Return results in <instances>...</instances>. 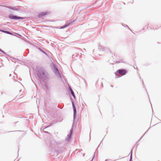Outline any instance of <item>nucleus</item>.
I'll return each mask as SVG.
<instances>
[{"label": "nucleus", "instance_id": "7", "mask_svg": "<svg viewBox=\"0 0 161 161\" xmlns=\"http://www.w3.org/2000/svg\"><path fill=\"white\" fill-rule=\"evenodd\" d=\"M8 8L14 10H18L17 7H13L12 6H8L7 7Z\"/></svg>", "mask_w": 161, "mask_h": 161}, {"label": "nucleus", "instance_id": "25", "mask_svg": "<svg viewBox=\"0 0 161 161\" xmlns=\"http://www.w3.org/2000/svg\"><path fill=\"white\" fill-rule=\"evenodd\" d=\"M56 153H57V154H58V152H56Z\"/></svg>", "mask_w": 161, "mask_h": 161}, {"label": "nucleus", "instance_id": "21", "mask_svg": "<svg viewBox=\"0 0 161 161\" xmlns=\"http://www.w3.org/2000/svg\"><path fill=\"white\" fill-rule=\"evenodd\" d=\"M123 62L122 60V61H120V62H119V61H117V63H119L120 62Z\"/></svg>", "mask_w": 161, "mask_h": 161}, {"label": "nucleus", "instance_id": "19", "mask_svg": "<svg viewBox=\"0 0 161 161\" xmlns=\"http://www.w3.org/2000/svg\"><path fill=\"white\" fill-rule=\"evenodd\" d=\"M45 86L46 87V88H47V89H48V85H45Z\"/></svg>", "mask_w": 161, "mask_h": 161}, {"label": "nucleus", "instance_id": "16", "mask_svg": "<svg viewBox=\"0 0 161 161\" xmlns=\"http://www.w3.org/2000/svg\"><path fill=\"white\" fill-rule=\"evenodd\" d=\"M0 52H1L2 53H4V54H6V53H5L3 51L2 49H0Z\"/></svg>", "mask_w": 161, "mask_h": 161}, {"label": "nucleus", "instance_id": "20", "mask_svg": "<svg viewBox=\"0 0 161 161\" xmlns=\"http://www.w3.org/2000/svg\"><path fill=\"white\" fill-rule=\"evenodd\" d=\"M95 153H94V156H93V158H92V159L91 161H92L93 160V158H94V156H95Z\"/></svg>", "mask_w": 161, "mask_h": 161}, {"label": "nucleus", "instance_id": "10", "mask_svg": "<svg viewBox=\"0 0 161 161\" xmlns=\"http://www.w3.org/2000/svg\"><path fill=\"white\" fill-rule=\"evenodd\" d=\"M71 101H72V105L73 110H76V108H75L74 103L73 102V99H71Z\"/></svg>", "mask_w": 161, "mask_h": 161}, {"label": "nucleus", "instance_id": "13", "mask_svg": "<svg viewBox=\"0 0 161 161\" xmlns=\"http://www.w3.org/2000/svg\"><path fill=\"white\" fill-rule=\"evenodd\" d=\"M130 161H131L132 160V149L131 150V151L130 153Z\"/></svg>", "mask_w": 161, "mask_h": 161}, {"label": "nucleus", "instance_id": "3", "mask_svg": "<svg viewBox=\"0 0 161 161\" xmlns=\"http://www.w3.org/2000/svg\"><path fill=\"white\" fill-rule=\"evenodd\" d=\"M74 20H71L70 21H68L66 24H65L64 25L62 26L60 28L64 29L65 28L69 26V25H72L73 23L75 22Z\"/></svg>", "mask_w": 161, "mask_h": 161}, {"label": "nucleus", "instance_id": "8", "mask_svg": "<svg viewBox=\"0 0 161 161\" xmlns=\"http://www.w3.org/2000/svg\"><path fill=\"white\" fill-rule=\"evenodd\" d=\"M38 49L40 51H41V52H42L45 54L46 55H47V54L45 53V50L44 48H40L38 47Z\"/></svg>", "mask_w": 161, "mask_h": 161}, {"label": "nucleus", "instance_id": "22", "mask_svg": "<svg viewBox=\"0 0 161 161\" xmlns=\"http://www.w3.org/2000/svg\"><path fill=\"white\" fill-rule=\"evenodd\" d=\"M126 26L128 27V29H130V28H129V27H128L127 25H126Z\"/></svg>", "mask_w": 161, "mask_h": 161}, {"label": "nucleus", "instance_id": "1", "mask_svg": "<svg viewBox=\"0 0 161 161\" xmlns=\"http://www.w3.org/2000/svg\"><path fill=\"white\" fill-rule=\"evenodd\" d=\"M37 75L39 78L43 81H44L47 78V73L42 68H40L38 69Z\"/></svg>", "mask_w": 161, "mask_h": 161}, {"label": "nucleus", "instance_id": "26", "mask_svg": "<svg viewBox=\"0 0 161 161\" xmlns=\"http://www.w3.org/2000/svg\"><path fill=\"white\" fill-rule=\"evenodd\" d=\"M108 160L107 159V160H105V161H108Z\"/></svg>", "mask_w": 161, "mask_h": 161}, {"label": "nucleus", "instance_id": "9", "mask_svg": "<svg viewBox=\"0 0 161 161\" xmlns=\"http://www.w3.org/2000/svg\"><path fill=\"white\" fill-rule=\"evenodd\" d=\"M70 91L71 93V95L75 99V93H74L73 91V90L71 88H70Z\"/></svg>", "mask_w": 161, "mask_h": 161}, {"label": "nucleus", "instance_id": "15", "mask_svg": "<svg viewBox=\"0 0 161 161\" xmlns=\"http://www.w3.org/2000/svg\"><path fill=\"white\" fill-rule=\"evenodd\" d=\"M54 72H55V73L56 72H57V71H59L58 69L57 68L54 67Z\"/></svg>", "mask_w": 161, "mask_h": 161}, {"label": "nucleus", "instance_id": "2", "mask_svg": "<svg viewBox=\"0 0 161 161\" xmlns=\"http://www.w3.org/2000/svg\"><path fill=\"white\" fill-rule=\"evenodd\" d=\"M8 17L9 19H24L23 17L18 16L16 15H14L12 14L9 15Z\"/></svg>", "mask_w": 161, "mask_h": 161}, {"label": "nucleus", "instance_id": "11", "mask_svg": "<svg viewBox=\"0 0 161 161\" xmlns=\"http://www.w3.org/2000/svg\"><path fill=\"white\" fill-rule=\"evenodd\" d=\"M72 134H71V133H69L68 135H67V137L66 138V140L69 141L70 139L71 138V137Z\"/></svg>", "mask_w": 161, "mask_h": 161}, {"label": "nucleus", "instance_id": "12", "mask_svg": "<svg viewBox=\"0 0 161 161\" xmlns=\"http://www.w3.org/2000/svg\"><path fill=\"white\" fill-rule=\"evenodd\" d=\"M1 32L6 33V34H9L11 35H12L13 34L11 32L6 31L3 30V31H1Z\"/></svg>", "mask_w": 161, "mask_h": 161}, {"label": "nucleus", "instance_id": "6", "mask_svg": "<svg viewBox=\"0 0 161 161\" xmlns=\"http://www.w3.org/2000/svg\"><path fill=\"white\" fill-rule=\"evenodd\" d=\"M55 74L56 76L58 77H59L60 78H62V76H61L60 72H59V71L56 72H55Z\"/></svg>", "mask_w": 161, "mask_h": 161}, {"label": "nucleus", "instance_id": "5", "mask_svg": "<svg viewBox=\"0 0 161 161\" xmlns=\"http://www.w3.org/2000/svg\"><path fill=\"white\" fill-rule=\"evenodd\" d=\"M47 14V12H42L38 14V17L39 18L41 17L42 16H44Z\"/></svg>", "mask_w": 161, "mask_h": 161}, {"label": "nucleus", "instance_id": "24", "mask_svg": "<svg viewBox=\"0 0 161 161\" xmlns=\"http://www.w3.org/2000/svg\"><path fill=\"white\" fill-rule=\"evenodd\" d=\"M3 30H0V31L1 32V31H3Z\"/></svg>", "mask_w": 161, "mask_h": 161}, {"label": "nucleus", "instance_id": "27", "mask_svg": "<svg viewBox=\"0 0 161 161\" xmlns=\"http://www.w3.org/2000/svg\"><path fill=\"white\" fill-rule=\"evenodd\" d=\"M45 129V128L43 129V130L44 131H44V129Z\"/></svg>", "mask_w": 161, "mask_h": 161}, {"label": "nucleus", "instance_id": "14", "mask_svg": "<svg viewBox=\"0 0 161 161\" xmlns=\"http://www.w3.org/2000/svg\"><path fill=\"white\" fill-rule=\"evenodd\" d=\"M74 114H73V119H75L76 116V110H73Z\"/></svg>", "mask_w": 161, "mask_h": 161}, {"label": "nucleus", "instance_id": "18", "mask_svg": "<svg viewBox=\"0 0 161 161\" xmlns=\"http://www.w3.org/2000/svg\"><path fill=\"white\" fill-rule=\"evenodd\" d=\"M115 74L117 78H119V76L117 74L115 73Z\"/></svg>", "mask_w": 161, "mask_h": 161}, {"label": "nucleus", "instance_id": "23", "mask_svg": "<svg viewBox=\"0 0 161 161\" xmlns=\"http://www.w3.org/2000/svg\"><path fill=\"white\" fill-rule=\"evenodd\" d=\"M145 135V134H144L143 136H142V137L141 138V139L144 136V135Z\"/></svg>", "mask_w": 161, "mask_h": 161}, {"label": "nucleus", "instance_id": "17", "mask_svg": "<svg viewBox=\"0 0 161 161\" xmlns=\"http://www.w3.org/2000/svg\"><path fill=\"white\" fill-rule=\"evenodd\" d=\"M72 131H73V129H71L70 130L69 133H71V134H72Z\"/></svg>", "mask_w": 161, "mask_h": 161}, {"label": "nucleus", "instance_id": "4", "mask_svg": "<svg viewBox=\"0 0 161 161\" xmlns=\"http://www.w3.org/2000/svg\"><path fill=\"white\" fill-rule=\"evenodd\" d=\"M118 73L121 75H125L127 71L125 69H119L117 70Z\"/></svg>", "mask_w": 161, "mask_h": 161}]
</instances>
